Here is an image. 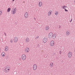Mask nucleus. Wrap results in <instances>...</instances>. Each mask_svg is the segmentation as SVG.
Listing matches in <instances>:
<instances>
[{
  "mask_svg": "<svg viewBox=\"0 0 75 75\" xmlns=\"http://www.w3.org/2000/svg\"><path fill=\"white\" fill-rule=\"evenodd\" d=\"M11 10V9L10 8H9L7 10V12H10V11Z\"/></svg>",
  "mask_w": 75,
  "mask_h": 75,
  "instance_id": "21",
  "label": "nucleus"
},
{
  "mask_svg": "<svg viewBox=\"0 0 75 75\" xmlns=\"http://www.w3.org/2000/svg\"><path fill=\"white\" fill-rule=\"evenodd\" d=\"M38 5L39 7H41L42 6V2L41 1H39L38 2Z\"/></svg>",
  "mask_w": 75,
  "mask_h": 75,
  "instance_id": "9",
  "label": "nucleus"
},
{
  "mask_svg": "<svg viewBox=\"0 0 75 75\" xmlns=\"http://www.w3.org/2000/svg\"><path fill=\"white\" fill-rule=\"evenodd\" d=\"M65 11H68V10L66 9H65Z\"/></svg>",
  "mask_w": 75,
  "mask_h": 75,
  "instance_id": "28",
  "label": "nucleus"
},
{
  "mask_svg": "<svg viewBox=\"0 0 75 75\" xmlns=\"http://www.w3.org/2000/svg\"><path fill=\"white\" fill-rule=\"evenodd\" d=\"M24 17L25 18H27L28 17V13L26 12L24 14Z\"/></svg>",
  "mask_w": 75,
  "mask_h": 75,
  "instance_id": "5",
  "label": "nucleus"
},
{
  "mask_svg": "<svg viewBox=\"0 0 75 75\" xmlns=\"http://www.w3.org/2000/svg\"><path fill=\"white\" fill-rule=\"evenodd\" d=\"M5 35H6V33H5Z\"/></svg>",
  "mask_w": 75,
  "mask_h": 75,
  "instance_id": "31",
  "label": "nucleus"
},
{
  "mask_svg": "<svg viewBox=\"0 0 75 75\" xmlns=\"http://www.w3.org/2000/svg\"><path fill=\"white\" fill-rule=\"evenodd\" d=\"M30 51V49L28 47H26L25 50V51L26 53H28Z\"/></svg>",
  "mask_w": 75,
  "mask_h": 75,
  "instance_id": "7",
  "label": "nucleus"
},
{
  "mask_svg": "<svg viewBox=\"0 0 75 75\" xmlns=\"http://www.w3.org/2000/svg\"><path fill=\"white\" fill-rule=\"evenodd\" d=\"M6 55V54H5V53L4 52H3L1 54V55L2 57H5V55Z\"/></svg>",
  "mask_w": 75,
  "mask_h": 75,
  "instance_id": "19",
  "label": "nucleus"
},
{
  "mask_svg": "<svg viewBox=\"0 0 75 75\" xmlns=\"http://www.w3.org/2000/svg\"><path fill=\"white\" fill-rule=\"evenodd\" d=\"M2 14V12L0 11V16H1Z\"/></svg>",
  "mask_w": 75,
  "mask_h": 75,
  "instance_id": "24",
  "label": "nucleus"
},
{
  "mask_svg": "<svg viewBox=\"0 0 75 75\" xmlns=\"http://www.w3.org/2000/svg\"><path fill=\"white\" fill-rule=\"evenodd\" d=\"M66 34L67 35H69L70 34V33L68 31H67L66 32Z\"/></svg>",
  "mask_w": 75,
  "mask_h": 75,
  "instance_id": "20",
  "label": "nucleus"
},
{
  "mask_svg": "<svg viewBox=\"0 0 75 75\" xmlns=\"http://www.w3.org/2000/svg\"><path fill=\"white\" fill-rule=\"evenodd\" d=\"M59 53H60V54H62V51H60V52H59Z\"/></svg>",
  "mask_w": 75,
  "mask_h": 75,
  "instance_id": "27",
  "label": "nucleus"
},
{
  "mask_svg": "<svg viewBox=\"0 0 75 75\" xmlns=\"http://www.w3.org/2000/svg\"><path fill=\"white\" fill-rule=\"evenodd\" d=\"M9 71H10V66H6L4 69L5 72H8Z\"/></svg>",
  "mask_w": 75,
  "mask_h": 75,
  "instance_id": "1",
  "label": "nucleus"
},
{
  "mask_svg": "<svg viewBox=\"0 0 75 75\" xmlns=\"http://www.w3.org/2000/svg\"><path fill=\"white\" fill-rule=\"evenodd\" d=\"M53 35V33H50L49 34V38H51L52 37Z\"/></svg>",
  "mask_w": 75,
  "mask_h": 75,
  "instance_id": "8",
  "label": "nucleus"
},
{
  "mask_svg": "<svg viewBox=\"0 0 75 75\" xmlns=\"http://www.w3.org/2000/svg\"><path fill=\"white\" fill-rule=\"evenodd\" d=\"M54 66V63L52 62H51L50 64V67H52Z\"/></svg>",
  "mask_w": 75,
  "mask_h": 75,
  "instance_id": "17",
  "label": "nucleus"
},
{
  "mask_svg": "<svg viewBox=\"0 0 75 75\" xmlns=\"http://www.w3.org/2000/svg\"><path fill=\"white\" fill-rule=\"evenodd\" d=\"M52 11H50L48 13V16H50L52 13Z\"/></svg>",
  "mask_w": 75,
  "mask_h": 75,
  "instance_id": "13",
  "label": "nucleus"
},
{
  "mask_svg": "<svg viewBox=\"0 0 75 75\" xmlns=\"http://www.w3.org/2000/svg\"><path fill=\"white\" fill-rule=\"evenodd\" d=\"M17 10V9L16 8H13L11 10L12 14H14L16 12Z\"/></svg>",
  "mask_w": 75,
  "mask_h": 75,
  "instance_id": "2",
  "label": "nucleus"
},
{
  "mask_svg": "<svg viewBox=\"0 0 75 75\" xmlns=\"http://www.w3.org/2000/svg\"><path fill=\"white\" fill-rule=\"evenodd\" d=\"M38 38H39V36H37V37H36V38H35V39H36V40L37 39H38Z\"/></svg>",
  "mask_w": 75,
  "mask_h": 75,
  "instance_id": "25",
  "label": "nucleus"
},
{
  "mask_svg": "<svg viewBox=\"0 0 75 75\" xmlns=\"http://www.w3.org/2000/svg\"><path fill=\"white\" fill-rule=\"evenodd\" d=\"M49 28H50V27L48 26H46L45 28V30L47 31V30H49Z\"/></svg>",
  "mask_w": 75,
  "mask_h": 75,
  "instance_id": "18",
  "label": "nucleus"
},
{
  "mask_svg": "<svg viewBox=\"0 0 75 75\" xmlns=\"http://www.w3.org/2000/svg\"><path fill=\"white\" fill-rule=\"evenodd\" d=\"M15 0H12L13 1H14Z\"/></svg>",
  "mask_w": 75,
  "mask_h": 75,
  "instance_id": "30",
  "label": "nucleus"
},
{
  "mask_svg": "<svg viewBox=\"0 0 75 75\" xmlns=\"http://www.w3.org/2000/svg\"><path fill=\"white\" fill-rule=\"evenodd\" d=\"M33 70L35 71L37 69V66L36 64H34L33 66Z\"/></svg>",
  "mask_w": 75,
  "mask_h": 75,
  "instance_id": "6",
  "label": "nucleus"
},
{
  "mask_svg": "<svg viewBox=\"0 0 75 75\" xmlns=\"http://www.w3.org/2000/svg\"><path fill=\"white\" fill-rule=\"evenodd\" d=\"M43 41L45 43L47 41V39L45 38H44Z\"/></svg>",
  "mask_w": 75,
  "mask_h": 75,
  "instance_id": "12",
  "label": "nucleus"
},
{
  "mask_svg": "<svg viewBox=\"0 0 75 75\" xmlns=\"http://www.w3.org/2000/svg\"><path fill=\"white\" fill-rule=\"evenodd\" d=\"M10 42H11V43H12V42H13V40H10Z\"/></svg>",
  "mask_w": 75,
  "mask_h": 75,
  "instance_id": "26",
  "label": "nucleus"
},
{
  "mask_svg": "<svg viewBox=\"0 0 75 75\" xmlns=\"http://www.w3.org/2000/svg\"><path fill=\"white\" fill-rule=\"evenodd\" d=\"M72 53L71 52H69L68 54V57L71 58L72 57Z\"/></svg>",
  "mask_w": 75,
  "mask_h": 75,
  "instance_id": "10",
  "label": "nucleus"
},
{
  "mask_svg": "<svg viewBox=\"0 0 75 75\" xmlns=\"http://www.w3.org/2000/svg\"><path fill=\"white\" fill-rule=\"evenodd\" d=\"M5 51H7V50H8V47H5Z\"/></svg>",
  "mask_w": 75,
  "mask_h": 75,
  "instance_id": "22",
  "label": "nucleus"
},
{
  "mask_svg": "<svg viewBox=\"0 0 75 75\" xmlns=\"http://www.w3.org/2000/svg\"><path fill=\"white\" fill-rule=\"evenodd\" d=\"M68 7L67 6L65 5L63 6H62V8L63 9H65L67 8Z\"/></svg>",
  "mask_w": 75,
  "mask_h": 75,
  "instance_id": "15",
  "label": "nucleus"
},
{
  "mask_svg": "<svg viewBox=\"0 0 75 75\" xmlns=\"http://www.w3.org/2000/svg\"><path fill=\"white\" fill-rule=\"evenodd\" d=\"M72 19H71L70 21V22H71L72 21Z\"/></svg>",
  "mask_w": 75,
  "mask_h": 75,
  "instance_id": "29",
  "label": "nucleus"
},
{
  "mask_svg": "<svg viewBox=\"0 0 75 75\" xmlns=\"http://www.w3.org/2000/svg\"><path fill=\"white\" fill-rule=\"evenodd\" d=\"M58 12H56L55 13V15H58Z\"/></svg>",
  "mask_w": 75,
  "mask_h": 75,
  "instance_id": "23",
  "label": "nucleus"
},
{
  "mask_svg": "<svg viewBox=\"0 0 75 75\" xmlns=\"http://www.w3.org/2000/svg\"><path fill=\"white\" fill-rule=\"evenodd\" d=\"M25 41L26 42H28L29 41V38H27L25 39Z\"/></svg>",
  "mask_w": 75,
  "mask_h": 75,
  "instance_id": "14",
  "label": "nucleus"
},
{
  "mask_svg": "<svg viewBox=\"0 0 75 75\" xmlns=\"http://www.w3.org/2000/svg\"><path fill=\"white\" fill-rule=\"evenodd\" d=\"M22 59L23 61L26 59V55L24 54H22Z\"/></svg>",
  "mask_w": 75,
  "mask_h": 75,
  "instance_id": "3",
  "label": "nucleus"
},
{
  "mask_svg": "<svg viewBox=\"0 0 75 75\" xmlns=\"http://www.w3.org/2000/svg\"><path fill=\"white\" fill-rule=\"evenodd\" d=\"M54 44L55 42H54V40H52L50 42V45L51 46H54Z\"/></svg>",
  "mask_w": 75,
  "mask_h": 75,
  "instance_id": "4",
  "label": "nucleus"
},
{
  "mask_svg": "<svg viewBox=\"0 0 75 75\" xmlns=\"http://www.w3.org/2000/svg\"><path fill=\"white\" fill-rule=\"evenodd\" d=\"M1 51V49L0 48V52Z\"/></svg>",
  "mask_w": 75,
  "mask_h": 75,
  "instance_id": "32",
  "label": "nucleus"
},
{
  "mask_svg": "<svg viewBox=\"0 0 75 75\" xmlns=\"http://www.w3.org/2000/svg\"><path fill=\"white\" fill-rule=\"evenodd\" d=\"M56 36H57V35H56V34H53L52 38H55V37H56Z\"/></svg>",
  "mask_w": 75,
  "mask_h": 75,
  "instance_id": "16",
  "label": "nucleus"
},
{
  "mask_svg": "<svg viewBox=\"0 0 75 75\" xmlns=\"http://www.w3.org/2000/svg\"><path fill=\"white\" fill-rule=\"evenodd\" d=\"M14 42H17L18 41V38L17 37H16L14 38Z\"/></svg>",
  "mask_w": 75,
  "mask_h": 75,
  "instance_id": "11",
  "label": "nucleus"
}]
</instances>
